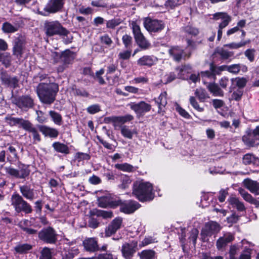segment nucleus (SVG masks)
I'll return each instance as SVG.
<instances>
[{
    "mask_svg": "<svg viewBox=\"0 0 259 259\" xmlns=\"http://www.w3.org/2000/svg\"><path fill=\"white\" fill-rule=\"evenodd\" d=\"M133 194L142 202L151 201L154 197L152 184L143 180L137 181L134 183Z\"/></svg>",
    "mask_w": 259,
    "mask_h": 259,
    "instance_id": "f257e3e1",
    "label": "nucleus"
},
{
    "mask_svg": "<svg viewBox=\"0 0 259 259\" xmlns=\"http://www.w3.org/2000/svg\"><path fill=\"white\" fill-rule=\"evenodd\" d=\"M58 91V85L54 83H40L36 89L37 94L40 101L48 104L52 103L55 101L56 94Z\"/></svg>",
    "mask_w": 259,
    "mask_h": 259,
    "instance_id": "f03ea898",
    "label": "nucleus"
},
{
    "mask_svg": "<svg viewBox=\"0 0 259 259\" xmlns=\"http://www.w3.org/2000/svg\"><path fill=\"white\" fill-rule=\"evenodd\" d=\"M11 203L17 212L23 211L25 213H30L32 211L31 205L17 193H14L12 195Z\"/></svg>",
    "mask_w": 259,
    "mask_h": 259,
    "instance_id": "7ed1b4c3",
    "label": "nucleus"
},
{
    "mask_svg": "<svg viewBox=\"0 0 259 259\" xmlns=\"http://www.w3.org/2000/svg\"><path fill=\"white\" fill-rule=\"evenodd\" d=\"M44 29L47 36L50 37L60 34H65L66 29L63 27L58 21H48L44 22Z\"/></svg>",
    "mask_w": 259,
    "mask_h": 259,
    "instance_id": "20e7f679",
    "label": "nucleus"
},
{
    "mask_svg": "<svg viewBox=\"0 0 259 259\" xmlns=\"http://www.w3.org/2000/svg\"><path fill=\"white\" fill-rule=\"evenodd\" d=\"M4 169L7 175L17 179H25L29 175L30 172L29 165L22 163L18 165V169L10 166L4 167Z\"/></svg>",
    "mask_w": 259,
    "mask_h": 259,
    "instance_id": "39448f33",
    "label": "nucleus"
},
{
    "mask_svg": "<svg viewBox=\"0 0 259 259\" xmlns=\"http://www.w3.org/2000/svg\"><path fill=\"white\" fill-rule=\"evenodd\" d=\"M220 225L215 222L210 221L206 223L201 232L202 240L206 241V238L218 233L221 230Z\"/></svg>",
    "mask_w": 259,
    "mask_h": 259,
    "instance_id": "423d86ee",
    "label": "nucleus"
},
{
    "mask_svg": "<svg viewBox=\"0 0 259 259\" xmlns=\"http://www.w3.org/2000/svg\"><path fill=\"white\" fill-rule=\"evenodd\" d=\"M143 24L145 29L150 32H158L164 27V23L161 21L150 18H144Z\"/></svg>",
    "mask_w": 259,
    "mask_h": 259,
    "instance_id": "0eeeda50",
    "label": "nucleus"
},
{
    "mask_svg": "<svg viewBox=\"0 0 259 259\" xmlns=\"http://www.w3.org/2000/svg\"><path fill=\"white\" fill-rule=\"evenodd\" d=\"M13 103L20 109L25 110L32 108L34 106L33 99L27 95L14 98Z\"/></svg>",
    "mask_w": 259,
    "mask_h": 259,
    "instance_id": "6e6552de",
    "label": "nucleus"
},
{
    "mask_svg": "<svg viewBox=\"0 0 259 259\" xmlns=\"http://www.w3.org/2000/svg\"><path fill=\"white\" fill-rule=\"evenodd\" d=\"M39 238L48 243H54L56 240V234L51 227H48L41 230L38 233Z\"/></svg>",
    "mask_w": 259,
    "mask_h": 259,
    "instance_id": "1a4fd4ad",
    "label": "nucleus"
},
{
    "mask_svg": "<svg viewBox=\"0 0 259 259\" xmlns=\"http://www.w3.org/2000/svg\"><path fill=\"white\" fill-rule=\"evenodd\" d=\"M120 205V210L125 213H132L138 209L141 205L135 201H128L122 202L121 200L116 202L115 206Z\"/></svg>",
    "mask_w": 259,
    "mask_h": 259,
    "instance_id": "9d476101",
    "label": "nucleus"
},
{
    "mask_svg": "<svg viewBox=\"0 0 259 259\" xmlns=\"http://www.w3.org/2000/svg\"><path fill=\"white\" fill-rule=\"evenodd\" d=\"M64 0H49L44 10L48 14H54L60 11L63 7Z\"/></svg>",
    "mask_w": 259,
    "mask_h": 259,
    "instance_id": "9b49d317",
    "label": "nucleus"
},
{
    "mask_svg": "<svg viewBox=\"0 0 259 259\" xmlns=\"http://www.w3.org/2000/svg\"><path fill=\"white\" fill-rule=\"evenodd\" d=\"M137 243L135 241L131 242H125L121 247V252L122 256L125 259H130L133 257L136 251Z\"/></svg>",
    "mask_w": 259,
    "mask_h": 259,
    "instance_id": "f8f14e48",
    "label": "nucleus"
},
{
    "mask_svg": "<svg viewBox=\"0 0 259 259\" xmlns=\"http://www.w3.org/2000/svg\"><path fill=\"white\" fill-rule=\"evenodd\" d=\"M234 239V235L231 233L228 232L220 237L216 242V247L218 250L223 251L227 245Z\"/></svg>",
    "mask_w": 259,
    "mask_h": 259,
    "instance_id": "ddd939ff",
    "label": "nucleus"
},
{
    "mask_svg": "<svg viewBox=\"0 0 259 259\" xmlns=\"http://www.w3.org/2000/svg\"><path fill=\"white\" fill-rule=\"evenodd\" d=\"M122 219L118 217L114 219L106 228L105 234L106 237H110L115 234L122 225Z\"/></svg>",
    "mask_w": 259,
    "mask_h": 259,
    "instance_id": "4468645a",
    "label": "nucleus"
},
{
    "mask_svg": "<svg viewBox=\"0 0 259 259\" xmlns=\"http://www.w3.org/2000/svg\"><path fill=\"white\" fill-rule=\"evenodd\" d=\"M6 121L11 126H18L19 127H22L25 130L29 127L31 122L22 118H16L11 116L6 117Z\"/></svg>",
    "mask_w": 259,
    "mask_h": 259,
    "instance_id": "2eb2a0df",
    "label": "nucleus"
},
{
    "mask_svg": "<svg viewBox=\"0 0 259 259\" xmlns=\"http://www.w3.org/2000/svg\"><path fill=\"white\" fill-rule=\"evenodd\" d=\"M244 144L248 147H253L259 145V137H256L251 133V130L248 131L242 138Z\"/></svg>",
    "mask_w": 259,
    "mask_h": 259,
    "instance_id": "dca6fc26",
    "label": "nucleus"
},
{
    "mask_svg": "<svg viewBox=\"0 0 259 259\" xmlns=\"http://www.w3.org/2000/svg\"><path fill=\"white\" fill-rule=\"evenodd\" d=\"M130 107L137 114L140 115L148 112L151 109L150 105L143 101L138 103H133L130 104Z\"/></svg>",
    "mask_w": 259,
    "mask_h": 259,
    "instance_id": "f3484780",
    "label": "nucleus"
},
{
    "mask_svg": "<svg viewBox=\"0 0 259 259\" xmlns=\"http://www.w3.org/2000/svg\"><path fill=\"white\" fill-rule=\"evenodd\" d=\"M157 57L153 55H145L141 57L137 61L138 65L140 66H146L151 67L154 65L157 62Z\"/></svg>",
    "mask_w": 259,
    "mask_h": 259,
    "instance_id": "a211bd4d",
    "label": "nucleus"
},
{
    "mask_svg": "<svg viewBox=\"0 0 259 259\" xmlns=\"http://www.w3.org/2000/svg\"><path fill=\"white\" fill-rule=\"evenodd\" d=\"M82 243L84 249L88 251L95 252L99 249L97 240L95 238H87Z\"/></svg>",
    "mask_w": 259,
    "mask_h": 259,
    "instance_id": "6ab92c4d",
    "label": "nucleus"
},
{
    "mask_svg": "<svg viewBox=\"0 0 259 259\" xmlns=\"http://www.w3.org/2000/svg\"><path fill=\"white\" fill-rule=\"evenodd\" d=\"M245 187L252 193L259 195V183L249 179H246L243 182Z\"/></svg>",
    "mask_w": 259,
    "mask_h": 259,
    "instance_id": "aec40b11",
    "label": "nucleus"
},
{
    "mask_svg": "<svg viewBox=\"0 0 259 259\" xmlns=\"http://www.w3.org/2000/svg\"><path fill=\"white\" fill-rule=\"evenodd\" d=\"M19 189L22 196L26 199L32 201L35 198L34 190L29 186L26 185L20 186Z\"/></svg>",
    "mask_w": 259,
    "mask_h": 259,
    "instance_id": "412c9836",
    "label": "nucleus"
},
{
    "mask_svg": "<svg viewBox=\"0 0 259 259\" xmlns=\"http://www.w3.org/2000/svg\"><path fill=\"white\" fill-rule=\"evenodd\" d=\"M177 77L182 79H188L189 74L192 72V67L189 65L182 66L176 69Z\"/></svg>",
    "mask_w": 259,
    "mask_h": 259,
    "instance_id": "4be33fe9",
    "label": "nucleus"
},
{
    "mask_svg": "<svg viewBox=\"0 0 259 259\" xmlns=\"http://www.w3.org/2000/svg\"><path fill=\"white\" fill-rule=\"evenodd\" d=\"M38 127L40 132L45 136L56 138L59 135L58 131L55 128L42 125H39Z\"/></svg>",
    "mask_w": 259,
    "mask_h": 259,
    "instance_id": "5701e85b",
    "label": "nucleus"
},
{
    "mask_svg": "<svg viewBox=\"0 0 259 259\" xmlns=\"http://www.w3.org/2000/svg\"><path fill=\"white\" fill-rule=\"evenodd\" d=\"M24 49V41L19 37L16 38L14 40L13 49V54L17 57H21L23 54Z\"/></svg>",
    "mask_w": 259,
    "mask_h": 259,
    "instance_id": "b1692460",
    "label": "nucleus"
},
{
    "mask_svg": "<svg viewBox=\"0 0 259 259\" xmlns=\"http://www.w3.org/2000/svg\"><path fill=\"white\" fill-rule=\"evenodd\" d=\"M1 79L2 82L8 87L15 88L18 86V80L15 77H11L6 74H2Z\"/></svg>",
    "mask_w": 259,
    "mask_h": 259,
    "instance_id": "393cba45",
    "label": "nucleus"
},
{
    "mask_svg": "<svg viewBox=\"0 0 259 259\" xmlns=\"http://www.w3.org/2000/svg\"><path fill=\"white\" fill-rule=\"evenodd\" d=\"M234 53L224 49L223 48H217L213 53L214 56H220L222 60H227L233 57Z\"/></svg>",
    "mask_w": 259,
    "mask_h": 259,
    "instance_id": "a878e982",
    "label": "nucleus"
},
{
    "mask_svg": "<svg viewBox=\"0 0 259 259\" xmlns=\"http://www.w3.org/2000/svg\"><path fill=\"white\" fill-rule=\"evenodd\" d=\"M168 53L175 61L179 62L182 59L184 51L179 47H172L169 50Z\"/></svg>",
    "mask_w": 259,
    "mask_h": 259,
    "instance_id": "bb28decb",
    "label": "nucleus"
},
{
    "mask_svg": "<svg viewBox=\"0 0 259 259\" xmlns=\"http://www.w3.org/2000/svg\"><path fill=\"white\" fill-rule=\"evenodd\" d=\"M110 121L113 123L114 126H116L118 124H123L127 121H131L133 116L131 115H126L124 116H114L109 118Z\"/></svg>",
    "mask_w": 259,
    "mask_h": 259,
    "instance_id": "cd10ccee",
    "label": "nucleus"
},
{
    "mask_svg": "<svg viewBox=\"0 0 259 259\" xmlns=\"http://www.w3.org/2000/svg\"><path fill=\"white\" fill-rule=\"evenodd\" d=\"M228 201L230 204L232 205L233 207H236L239 211H243L245 209L243 203L235 197H230Z\"/></svg>",
    "mask_w": 259,
    "mask_h": 259,
    "instance_id": "c85d7f7f",
    "label": "nucleus"
},
{
    "mask_svg": "<svg viewBox=\"0 0 259 259\" xmlns=\"http://www.w3.org/2000/svg\"><path fill=\"white\" fill-rule=\"evenodd\" d=\"M207 88L210 92L214 96L222 97L224 95L223 91L220 89L218 85L215 83H209L207 86Z\"/></svg>",
    "mask_w": 259,
    "mask_h": 259,
    "instance_id": "c756f323",
    "label": "nucleus"
},
{
    "mask_svg": "<svg viewBox=\"0 0 259 259\" xmlns=\"http://www.w3.org/2000/svg\"><path fill=\"white\" fill-rule=\"evenodd\" d=\"M166 95V92H163L159 95V97L155 100L156 103L158 105L159 112H160L162 108L167 104Z\"/></svg>",
    "mask_w": 259,
    "mask_h": 259,
    "instance_id": "7c9ffc66",
    "label": "nucleus"
},
{
    "mask_svg": "<svg viewBox=\"0 0 259 259\" xmlns=\"http://www.w3.org/2000/svg\"><path fill=\"white\" fill-rule=\"evenodd\" d=\"M243 163L247 164H255L259 162V159L251 154H246L242 158Z\"/></svg>",
    "mask_w": 259,
    "mask_h": 259,
    "instance_id": "2f4dec72",
    "label": "nucleus"
},
{
    "mask_svg": "<svg viewBox=\"0 0 259 259\" xmlns=\"http://www.w3.org/2000/svg\"><path fill=\"white\" fill-rule=\"evenodd\" d=\"M52 146L54 149L58 152L65 154H68L69 152L68 146L60 142H55L53 144Z\"/></svg>",
    "mask_w": 259,
    "mask_h": 259,
    "instance_id": "473e14b6",
    "label": "nucleus"
},
{
    "mask_svg": "<svg viewBox=\"0 0 259 259\" xmlns=\"http://www.w3.org/2000/svg\"><path fill=\"white\" fill-rule=\"evenodd\" d=\"M74 57V54L69 50H66L62 53L61 56V60L66 64L70 63L72 60H73Z\"/></svg>",
    "mask_w": 259,
    "mask_h": 259,
    "instance_id": "72a5a7b5",
    "label": "nucleus"
},
{
    "mask_svg": "<svg viewBox=\"0 0 259 259\" xmlns=\"http://www.w3.org/2000/svg\"><path fill=\"white\" fill-rule=\"evenodd\" d=\"M247 81V79L243 77H237L231 79L232 85L237 87L240 89L243 88L246 85Z\"/></svg>",
    "mask_w": 259,
    "mask_h": 259,
    "instance_id": "f704fd0d",
    "label": "nucleus"
},
{
    "mask_svg": "<svg viewBox=\"0 0 259 259\" xmlns=\"http://www.w3.org/2000/svg\"><path fill=\"white\" fill-rule=\"evenodd\" d=\"M135 38L137 44L140 48L146 49L149 47L150 44L146 40L143 34L135 37Z\"/></svg>",
    "mask_w": 259,
    "mask_h": 259,
    "instance_id": "c9c22d12",
    "label": "nucleus"
},
{
    "mask_svg": "<svg viewBox=\"0 0 259 259\" xmlns=\"http://www.w3.org/2000/svg\"><path fill=\"white\" fill-rule=\"evenodd\" d=\"M93 214L98 217H102L105 219H110L113 217V212L111 211L95 209L93 210Z\"/></svg>",
    "mask_w": 259,
    "mask_h": 259,
    "instance_id": "e433bc0d",
    "label": "nucleus"
},
{
    "mask_svg": "<svg viewBox=\"0 0 259 259\" xmlns=\"http://www.w3.org/2000/svg\"><path fill=\"white\" fill-rule=\"evenodd\" d=\"M114 167L120 170L130 172L134 171V166L127 163H117L114 165Z\"/></svg>",
    "mask_w": 259,
    "mask_h": 259,
    "instance_id": "4c0bfd02",
    "label": "nucleus"
},
{
    "mask_svg": "<svg viewBox=\"0 0 259 259\" xmlns=\"http://www.w3.org/2000/svg\"><path fill=\"white\" fill-rule=\"evenodd\" d=\"M231 20H232L231 17H230L224 20H223L219 24V29L218 31V40H219V41L220 40V39L222 37V33H223V31H222L223 29H224V28H225L229 25V23L231 21Z\"/></svg>",
    "mask_w": 259,
    "mask_h": 259,
    "instance_id": "58836bf2",
    "label": "nucleus"
},
{
    "mask_svg": "<svg viewBox=\"0 0 259 259\" xmlns=\"http://www.w3.org/2000/svg\"><path fill=\"white\" fill-rule=\"evenodd\" d=\"M140 259H153L155 252L153 250H144L138 253Z\"/></svg>",
    "mask_w": 259,
    "mask_h": 259,
    "instance_id": "ea45409f",
    "label": "nucleus"
},
{
    "mask_svg": "<svg viewBox=\"0 0 259 259\" xmlns=\"http://www.w3.org/2000/svg\"><path fill=\"white\" fill-rule=\"evenodd\" d=\"M120 181V184L118 185V187L121 189H125L128 188L132 182L130 177L126 175L122 176Z\"/></svg>",
    "mask_w": 259,
    "mask_h": 259,
    "instance_id": "a19ab883",
    "label": "nucleus"
},
{
    "mask_svg": "<svg viewBox=\"0 0 259 259\" xmlns=\"http://www.w3.org/2000/svg\"><path fill=\"white\" fill-rule=\"evenodd\" d=\"M26 131L32 134L34 143H36L40 141L41 138L40 135L37 132L36 129L33 126L31 123Z\"/></svg>",
    "mask_w": 259,
    "mask_h": 259,
    "instance_id": "79ce46f5",
    "label": "nucleus"
},
{
    "mask_svg": "<svg viewBox=\"0 0 259 259\" xmlns=\"http://www.w3.org/2000/svg\"><path fill=\"white\" fill-rule=\"evenodd\" d=\"M2 29L5 33H14L18 30V27L16 25L14 26L9 22H5L2 25Z\"/></svg>",
    "mask_w": 259,
    "mask_h": 259,
    "instance_id": "37998d69",
    "label": "nucleus"
},
{
    "mask_svg": "<svg viewBox=\"0 0 259 259\" xmlns=\"http://www.w3.org/2000/svg\"><path fill=\"white\" fill-rule=\"evenodd\" d=\"M195 96L198 98L200 102H203L208 98V94L204 89L199 88L197 89L195 92Z\"/></svg>",
    "mask_w": 259,
    "mask_h": 259,
    "instance_id": "c03bdc74",
    "label": "nucleus"
},
{
    "mask_svg": "<svg viewBox=\"0 0 259 259\" xmlns=\"http://www.w3.org/2000/svg\"><path fill=\"white\" fill-rule=\"evenodd\" d=\"M122 20L120 18H113L106 21V28L109 29H114L116 27L120 25Z\"/></svg>",
    "mask_w": 259,
    "mask_h": 259,
    "instance_id": "a18cd8bd",
    "label": "nucleus"
},
{
    "mask_svg": "<svg viewBox=\"0 0 259 259\" xmlns=\"http://www.w3.org/2000/svg\"><path fill=\"white\" fill-rule=\"evenodd\" d=\"M32 248V245L25 243L17 245L15 247V251L19 253H25Z\"/></svg>",
    "mask_w": 259,
    "mask_h": 259,
    "instance_id": "49530a36",
    "label": "nucleus"
},
{
    "mask_svg": "<svg viewBox=\"0 0 259 259\" xmlns=\"http://www.w3.org/2000/svg\"><path fill=\"white\" fill-rule=\"evenodd\" d=\"M49 115L53 122L57 125H60L62 123V118L61 115L58 112L54 111H50Z\"/></svg>",
    "mask_w": 259,
    "mask_h": 259,
    "instance_id": "de8ad7c7",
    "label": "nucleus"
},
{
    "mask_svg": "<svg viewBox=\"0 0 259 259\" xmlns=\"http://www.w3.org/2000/svg\"><path fill=\"white\" fill-rule=\"evenodd\" d=\"M238 191L240 194L245 201L250 203H254L255 202V200L245 190L242 188H239Z\"/></svg>",
    "mask_w": 259,
    "mask_h": 259,
    "instance_id": "09e8293b",
    "label": "nucleus"
},
{
    "mask_svg": "<svg viewBox=\"0 0 259 259\" xmlns=\"http://www.w3.org/2000/svg\"><path fill=\"white\" fill-rule=\"evenodd\" d=\"M39 259H52V252L50 249L44 247L40 252Z\"/></svg>",
    "mask_w": 259,
    "mask_h": 259,
    "instance_id": "8fccbe9b",
    "label": "nucleus"
},
{
    "mask_svg": "<svg viewBox=\"0 0 259 259\" xmlns=\"http://www.w3.org/2000/svg\"><path fill=\"white\" fill-rule=\"evenodd\" d=\"M230 17V15L225 12H218L212 15V19L216 21L221 20L222 21Z\"/></svg>",
    "mask_w": 259,
    "mask_h": 259,
    "instance_id": "3c124183",
    "label": "nucleus"
},
{
    "mask_svg": "<svg viewBox=\"0 0 259 259\" xmlns=\"http://www.w3.org/2000/svg\"><path fill=\"white\" fill-rule=\"evenodd\" d=\"M121 133L122 136L125 138L131 139L134 133L126 126H123L121 127Z\"/></svg>",
    "mask_w": 259,
    "mask_h": 259,
    "instance_id": "603ef678",
    "label": "nucleus"
},
{
    "mask_svg": "<svg viewBox=\"0 0 259 259\" xmlns=\"http://www.w3.org/2000/svg\"><path fill=\"white\" fill-rule=\"evenodd\" d=\"M241 69V64H235L228 65V72L233 74H238Z\"/></svg>",
    "mask_w": 259,
    "mask_h": 259,
    "instance_id": "864d4df0",
    "label": "nucleus"
},
{
    "mask_svg": "<svg viewBox=\"0 0 259 259\" xmlns=\"http://www.w3.org/2000/svg\"><path fill=\"white\" fill-rule=\"evenodd\" d=\"M101 42L105 45L107 47H110L113 44V41L111 37L107 34H105L100 37Z\"/></svg>",
    "mask_w": 259,
    "mask_h": 259,
    "instance_id": "5fc2aeb1",
    "label": "nucleus"
},
{
    "mask_svg": "<svg viewBox=\"0 0 259 259\" xmlns=\"http://www.w3.org/2000/svg\"><path fill=\"white\" fill-rule=\"evenodd\" d=\"M189 102L191 105L195 110L199 112L203 111L204 108L199 106L198 103L194 97L191 96L190 97Z\"/></svg>",
    "mask_w": 259,
    "mask_h": 259,
    "instance_id": "6e6d98bb",
    "label": "nucleus"
},
{
    "mask_svg": "<svg viewBox=\"0 0 259 259\" xmlns=\"http://www.w3.org/2000/svg\"><path fill=\"white\" fill-rule=\"evenodd\" d=\"M184 31L190 35H197L199 33V30L195 27H193L190 25H188L184 28Z\"/></svg>",
    "mask_w": 259,
    "mask_h": 259,
    "instance_id": "4d7b16f0",
    "label": "nucleus"
},
{
    "mask_svg": "<svg viewBox=\"0 0 259 259\" xmlns=\"http://www.w3.org/2000/svg\"><path fill=\"white\" fill-rule=\"evenodd\" d=\"M65 34H60V35L63 36V41L64 44H68L72 42L73 37L70 32L66 29Z\"/></svg>",
    "mask_w": 259,
    "mask_h": 259,
    "instance_id": "13d9d810",
    "label": "nucleus"
},
{
    "mask_svg": "<svg viewBox=\"0 0 259 259\" xmlns=\"http://www.w3.org/2000/svg\"><path fill=\"white\" fill-rule=\"evenodd\" d=\"M122 42L127 49L130 48L132 45V37L127 34L123 35L122 37Z\"/></svg>",
    "mask_w": 259,
    "mask_h": 259,
    "instance_id": "bf43d9fd",
    "label": "nucleus"
},
{
    "mask_svg": "<svg viewBox=\"0 0 259 259\" xmlns=\"http://www.w3.org/2000/svg\"><path fill=\"white\" fill-rule=\"evenodd\" d=\"M132 28L134 35V37L142 34L139 25L137 24L136 22H132Z\"/></svg>",
    "mask_w": 259,
    "mask_h": 259,
    "instance_id": "052dcab7",
    "label": "nucleus"
},
{
    "mask_svg": "<svg viewBox=\"0 0 259 259\" xmlns=\"http://www.w3.org/2000/svg\"><path fill=\"white\" fill-rule=\"evenodd\" d=\"M198 234L199 231L196 228H193L191 231L189 239L192 241L194 245H195L196 243V240L198 237Z\"/></svg>",
    "mask_w": 259,
    "mask_h": 259,
    "instance_id": "680f3d73",
    "label": "nucleus"
},
{
    "mask_svg": "<svg viewBox=\"0 0 259 259\" xmlns=\"http://www.w3.org/2000/svg\"><path fill=\"white\" fill-rule=\"evenodd\" d=\"M157 242L156 239L151 236L146 237L142 241V246H145Z\"/></svg>",
    "mask_w": 259,
    "mask_h": 259,
    "instance_id": "e2e57ef3",
    "label": "nucleus"
},
{
    "mask_svg": "<svg viewBox=\"0 0 259 259\" xmlns=\"http://www.w3.org/2000/svg\"><path fill=\"white\" fill-rule=\"evenodd\" d=\"M210 70L211 71L212 75L213 78H215L217 75H220L221 72L218 66H217L213 64L210 65Z\"/></svg>",
    "mask_w": 259,
    "mask_h": 259,
    "instance_id": "0e129e2a",
    "label": "nucleus"
},
{
    "mask_svg": "<svg viewBox=\"0 0 259 259\" xmlns=\"http://www.w3.org/2000/svg\"><path fill=\"white\" fill-rule=\"evenodd\" d=\"M254 49H248L244 53L245 56L250 62L253 61L254 59Z\"/></svg>",
    "mask_w": 259,
    "mask_h": 259,
    "instance_id": "69168bd1",
    "label": "nucleus"
},
{
    "mask_svg": "<svg viewBox=\"0 0 259 259\" xmlns=\"http://www.w3.org/2000/svg\"><path fill=\"white\" fill-rule=\"evenodd\" d=\"M228 189H222L219 192V200L220 202H222L225 200L226 196L228 194Z\"/></svg>",
    "mask_w": 259,
    "mask_h": 259,
    "instance_id": "338daca9",
    "label": "nucleus"
},
{
    "mask_svg": "<svg viewBox=\"0 0 259 259\" xmlns=\"http://www.w3.org/2000/svg\"><path fill=\"white\" fill-rule=\"evenodd\" d=\"M109 205L108 200L106 197H101L98 199V206L103 207L106 208L108 207Z\"/></svg>",
    "mask_w": 259,
    "mask_h": 259,
    "instance_id": "774afa93",
    "label": "nucleus"
}]
</instances>
